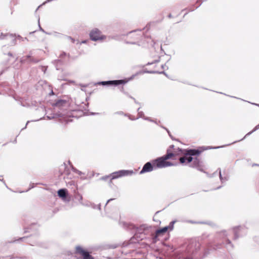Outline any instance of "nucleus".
Listing matches in <instances>:
<instances>
[{
    "mask_svg": "<svg viewBox=\"0 0 259 259\" xmlns=\"http://www.w3.org/2000/svg\"><path fill=\"white\" fill-rule=\"evenodd\" d=\"M175 155H183L184 156L181 157L179 158V160L181 163L184 164L186 162L187 163L191 162L193 160L192 156L198 155L200 153V151L196 149H182L178 148V153H174Z\"/></svg>",
    "mask_w": 259,
    "mask_h": 259,
    "instance_id": "1",
    "label": "nucleus"
},
{
    "mask_svg": "<svg viewBox=\"0 0 259 259\" xmlns=\"http://www.w3.org/2000/svg\"><path fill=\"white\" fill-rule=\"evenodd\" d=\"M175 156V154L171 152L170 149L167 150V153L163 156L158 158L153 161V164L155 168H163L173 165V164L166 160L172 158Z\"/></svg>",
    "mask_w": 259,
    "mask_h": 259,
    "instance_id": "2",
    "label": "nucleus"
},
{
    "mask_svg": "<svg viewBox=\"0 0 259 259\" xmlns=\"http://www.w3.org/2000/svg\"><path fill=\"white\" fill-rule=\"evenodd\" d=\"M134 174L133 170H120L112 173L110 176L103 177L101 178L102 180H106L108 178L111 177V180L117 179L121 177L132 175Z\"/></svg>",
    "mask_w": 259,
    "mask_h": 259,
    "instance_id": "3",
    "label": "nucleus"
},
{
    "mask_svg": "<svg viewBox=\"0 0 259 259\" xmlns=\"http://www.w3.org/2000/svg\"><path fill=\"white\" fill-rule=\"evenodd\" d=\"M200 243L196 240L192 241L188 245L187 250L192 254L196 253L200 248Z\"/></svg>",
    "mask_w": 259,
    "mask_h": 259,
    "instance_id": "4",
    "label": "nucleus"
},
{
    "mask_svg": "<svg viewBox=\"0 0 259 259\" xmlns=\"http://www.w3.org/2000/svg\"><path fill=\"white\" fill-rule=\"evenodd\" d=\"M90 38L92 40L97 41L104 39L106 36L101 34L100 31L98 29H94L90 33Z\"/></svg>",
    "mask_w": 259,
    "mask_h": 259,
    "instance_id": "5",
    "label": "nucleus"
},
{
    "mask_svg": "<svg viewBox=\"0 0 259 259\" xmlns=\"http://www.w3.org/2000/svg\"><path fill=\"white\" fill-rule=\"evenodd\" d=\"M155 69L150 71H147L145 70L144 72L149 73H164V71L163 70H165L167 68V66L165 64H161L159 67L157 64L155 65Z\"/></svg>",
    "mask_w": 259,
    "mask_h": 259,
    "instance_id": "6",
    "label": "nucleus"
},
{
    "mask_svg": "<svg viewBox=\"0 0 259 259\" xmlns=\"http://www.w3.org/2000/svg\"><path fill=\"white\" fill-rule=\"evenodd\" d=\"M76 253L81 255L83 256V259H94L89 252L84 250L80 246L76 247Z\"/></svg>",
    "mask_w": 259,
    "mask_h": 259,
    "instance_id": "7",
    "label": "nucleus"
},
{
    "mask_svg": "<svg viewBox=\"0 0 259 259\" xmlns=\"http://www.w3.org/2000/svg\"><path fill=\"white\" fill-rule=\"evenodd\" d=\"M232 232L234 233V239H237L240 236L243 235L242 233L245 234V229L243 227H236L233 228Z\"/></svg>",
    "mask_w": 259,
    "mask_h": 259,
    "instance_id": "8",
    "label": "nucleus"
},
{
    "mask_svg": "<svg viewBox=\"0 0 259 259\" xmlns=\"http://www.w3.org/2000/svg\"><path fill=\"white\" fill-rule=\"evenodd\" d=\"M154 169H156L155 167L154 166V165L152 164L150 162H148L144 164L140 173L142 174L145 172H150L152 171Z\"/></svg>",
    "mask_w": 259,
    "mask_h": 259,
    "instance_id": "9",
    "label": "nucleus"
},
{
    "mask_svg": "<svg viewBox=\"0 0 259 259\" xmlns=\"http://www.w3.org/2000/svg\"><path fill=\"white\" fill-rule=\"evenodd\" d=\"M125 83V81L123 80H110V81H102L99 83V84L102 85H118L119 84H123Z\"/></svg>",
    "mask_w": 259,
    "mask_h": 259,
    "instance_id": "10",
    "label": "nucleus"
},
{
    "mask_svg": "<svg viewBox=\"0 0 259 259\" xmlns=\"http://www.w3.org/2000/svg\"><path fill=\"white\" fill-rule=\"evenodd\" d=\"M140 108H139L137 109L138 112V117L136 118V119H138L139 118H142L144 119V120H148L150 122H153L155 123L156 124H158V123L157 121L152 119L151 118L146 117L145 116L144 113L143 111H140Z\"/></svg>",
    "mask_w": 259,
    "mask_h": 259,
    "instance_id": "11",
    "label": "nucleus"
},
{
    "mask_svg": "<svg viewBox=\"0 0 259 259\" xmlns=\"http://www.w3.org/2000/svg\"><path fill=\"white\" fill-rule=\"evenodd\" d=\"M68 194V191L66 189H61L58 190V195L63 200H65Z\"/></svg>",
    "mask_w": 259,
    "mask_h": 259,
    "instance_id": "12",
    "label": "nucleus"
},
{
    "mask_svg": "<svg viewBox=\"0 0 259 259\" xmlns=\"http://www.w3.org/2000/svg\"><path fill=\"white\" fill-rule=\"evenodd\" d=\"M167 230H168V227H163L162 229L157 230L156 231V235L157 236H159L160 235L162 234L163 233H166Z\"/></svg>",
    "mask_w": 259,
    "mask_h": 259,
    "instance_id": "13",
    "label": "nucleus"
},
{
    "mask_svg": "<svg viewBox=\"0 0 259 259\" xmlns=\"http://www.w3.org/2000/svg\"><path fill=\"white\" fill-rule=\"evenodd\" d=\"M67 104V102L65 100H58L55 104L56 106L60 107L64 106Z\"/></svg>",
    "mask_w": 259,
    "mask_h": 259,
    "instance_id": "14",
    "label": "nucleus"
},
{
    "mask_svg": "<svg viewBox=\"0 0 259 259\" xmlns=\"http://www.w3.org/2000/svg\"><path fill=\"white\" fill-rule=\"evenodd\" d=\"M224 243L226 244V247L228 249H230L233 248V245L232 244L230 240L228 238H226L225 240Z\"/></svg>",
    "mask_w": 259,
    "mask_h": 259,
    "instance_id": "15",
    "label": "nucleus"
},
{
    "mask_svg": "<svg viewBox=\"0 0 259 259\" xmlns=\"http://www.w3.org/2000/svg\"><path fill=\"white\" fill-rule=\"evenodd\" d=\"M75 198L79 201L80 204L85 206L88 205V204H84L82 202V196L80 194L78 193L77 194H76L75 196Z\"/></svg>",
    "mask_w": 259,
    "mask_h": 259,
    "instance_id": "16",
    "label": "nucleus"
},
{
    "mask_svg": "<svg viewBox=\"0 0 259 259\" xmlns=\"http://www.w3.org/2000/svg\"><path fill=\"white\" fill-rule=\"evenodd\" d=\"M10 36L11 37H14V36L12 34H4L2 32L0 33V39H5L7 36Z\"/></svg>",
    "mask_w": 259,
    "mask_h": 259,
    "instance_id": "17",
    "label": "nucleus"
},
{
    "mask_svg": "<svg viewBox=\"0 0 259 259\" xmlns=\"http://www.w3.org/2000/svg\"><path fill=\"white\" fill-rule=\"evenodd\" d=\"M218 170L219 171L220 179L222 183H224V182H226V181H227L228 180L227 178H226V177L223 178V177L222 176V174H221V169L219 168Z\"/></svg>",
    "mask_w": 259,
    "mask_h": 259,
    "instance_id": "18",
    "label": "nucleus"
},
{
    "mask_svg": "<svg viewBox=\"0 0 259 259\" xmlns=\"http://www.w3.org/2000/svg\"><path fill=\"white\" fill-rule=\"evenodd\" d=\"M258 128H259V125H257V126H256L255 127V128H254L252 131H251V132H249L248 133H247V134L246 135V136H245L243 139H242L241 140H239L238 141H241V140H243V139L245 138V137H246V136H248V135H250L251 134H252L253 132H255L256 130H257V129H258Z\"/></svg>",
    "mask_w": 259,
    "mask_h": 259,
    "instance_id": "19",
    "label": "nucleus"
},
{
    "mask_svg": "<svg viewBox=\"0 0 259 259\" xmlns=\"http://www.w3.org/2000/svg\"><path fill=\"white\" fill-rule=\"evenodd\" d=\"M175 223H176V221H171L169 223V225L167 226L168 229H170V230H172L174 228V225Z\"/></svg>",
    "mask_w": 259,
    "mask_h": 259,
    "instance_id": "20",
    "label": "nucleus"
},
{
    "mask_svg": "<svg viewBox=\"0 0 259 259\" xmlns=\"http://www.w3.org/2000/svg\"><path fill=\"white\" fill-rule=\"evenodd\" d=\"M221 234H222V236H225V237H227V232H226V231H223V232L221 233Z\"/></svg>",
    "mask_w": 259,
    "mask_h": 259,
    "instance_id": "21",
    "label": "nucleus"
},
{
    "mask_svg": "<svg viewBox=\"0 0 259 259\" xmlns=\"http://www.w3.org/2000/svg\"><path fill=\"white\" fill-rule=\"evenodd\" d=\"M158 62H159V61H158V60H155V61H154V62H151V63L149 62V63H147V65H152V64H153L154 63H158Z\"/></svg>",
    "mask_w": 259,
    "mask_h": 259,
    "instance_id": "22",
    "label": "nucleus"
},
{
    "mask_svg": "<svg viewBox=\"0 0 259 259\" xmlns=\"http://www.w3.org/2000/svg\"><path fill=\"white\" fill-rule=\"evenodd\" d=\"M41 70L44 72L45 73L46 72V71L47 70V67H44V66H42L41 67Z\"/></svg>",
    "mask_w": 259,
    "mask_h": 259,
    "instance_id": "23",
    "label": "nucleus"
},
{
    "mask_svg": "<svg viewBox=\"0 0 259 259\" xmlns=\"http://www.w3.org/2000/svg\"><path fill=\"white\" fill-rule=\"evenodd\" d=\"M130 97L131 99H133V100H134V102H135L136 104H140V103H139V102H137V101L136 100V99H135L134 98H133V97H131V96H130Z\"/></svg>",
    "mask_w": 259,
    "mask_h": 259,
    "instance_id": "24",
    "label": "nucleus"
},
{
    "mask_svg": "<svg viewBox=\"0 0 259 259\" xmlns=\"http://www.w3.org/2000/svg\"><path fill=\"white\" fill-rule=\"evenodd\" d=\"M54 36H57V37H58V36H59V35H60V33H57V32H54Z\"/></svg>",
    "mask_w": 259,
    "mask_h": 259,
    "instance_id": "25",
    "label": "nucleus"
},
{
    "mask_svg": "<svg viewBox=\"0 0 259 259\" xmlns=\"http://www.w3.org/2000/svg\"><path fill=\"white\" fill-rule=\"evenodd\" d=\"M114 198H111V199H109V200H108V201H107L106 203V205H107V204L109 202H110L111 201H112L113 200H114Z\"/></svg>",
    "mask_w": 259,
    "mask_h": 259,
    "instance_id": "26",
    "label": "nucleus"
},
{
    "mask_svg": "<svg viewBox=\"0 0 259 259\" xmlns=\"http://www.w3.org/2000/svg\"><path fill=\"white\" fill-rule=\"evenodd\" d=\"M47 118H48V119H53V118H54V116H47Z\"/></svg>",
    "mask_w": 259,
    "mask_h": 259,
    "instance_id": "27",
    "label": "nucleus"
},
{
    "mask_svg": "<svg viewBox=\"0 0 259 259\" xmlns=\"http://www.w3.org/2000/svg\"><path fill=\"white\" fill-rule=\"evenodd\" d=\"M17 38L19 39H22V40H23V38L20 35H18Z\"/></svg>",
    "mask_w": 259,
    "mask_h": 259,
    "instance_id": "28",
    "label": "nucleus"
},
{
    "mask_svg": "<svg viewBox=\"0 0 259 259\" xmlns=\"http://www.w3.org/2000/svg\"><path fill=\"white\" fill-rule=\"evenodd\" d=\"M25 239H26V238L25 237H22V238H20L19 240H24Z\"/></svg>",
    "mask_w": 259,
    "mask_h": 259,
    "instance_id": "29",
    "label": "nucleus"
},
{
    "mask_svg": "<svg viewBox=\"0 0 259 259\" xmlns=\"http://www.w3.org/2000/svg\"><path fill=\"white\" fill-rule=\"evenodd\" d=\"M30 186H31V187L28 190L30 189L31 188H33L34 187V184H30Z\"/></svg>",
    "mask_w": 259,
    "mask_h": 259,
    "instance_id": "30",
    "label": "nucleus"
},
{
    "mask_svg": "<svg viewBox=\"0 0 259 259\" xmlns=\"http://www.w3.org/2000/svg\"><path fill=\"white\" fill-rule=\"evenodd\" d=\"M11 257H10V256H7V257H5L3 258V259H11Z\"/></svg>",
    "mask_w": 259,
    "mask_h": 259,
    "instance_id": "31",
    "label": "nucleus"
},
{
    "mask_svg": "<svg viewBox=\"0 0 259 259\" xmlns=\"http://www.w3.org/2000/svg\"><path fill=\"white\" fill-rule=\"evenodd\" d=\"M168 18H172V15H171V14H169L168 15Z\"/></svg>",
    "mask_w": 259,
    "mask_h": 259,
    "instance_id": "32",
    "label": "nucleus"
},
{
    "mask_svg": "<svg viewBox=\"0 0 259 259\" xmlns=\"http://www.w3.org/2000/svg\"><path fill=\"white\" fill-rule=\"evenodd\" d=\"M129 118H130L131 120H136V119H137L136 118H134V117L131 118L130 117H129Z\"/></svg>",
    "mask_w": 259,
    "mask_h": 259,
    "instance_id": "33",
    "label": "nucleus"
},
{
    "mask_svg": "<svg viewBox=\"0 0 259 259\" xmlns=\"http://www.w3.org/2000/svg\"><path fill=\"white\" fill-rule=\"evenodd\" d=\"M198 161L197 158H195V159H194V160L193 162H194V163H196V161Z\"/></svg>",
    "mask_w": 259,
    "mask_h": 259,
    "instance_id": "34",
    "label": "nucleus"
},
{
    "mask_svg": "<svg viewBox=\"0 0 259 259\" xmlns=\"http://www.w3.org/2000/svg\"><path fill=\"white\" fill-rule=\"evenodd\" d=\"M74 171H76V172L79 174L81 173L80 171H79V170H75Z\"/></svg>",
    "mask_w": 259,
    "mask_h": 259,
    "instance_id": "35",
    "label": "nucleus"
},
{
    "mask_svg": "<svg viewBox=\"0 0 259 259\" xmlns=\"http://www.w3.org/2000/svg\"><path fill=\"white\" fill-rule=\"evenodd\" d=\"M69 39H71V40H72V41L73 42H74V39H73L72 38H71V37H69Z\"/></svg>",
    "mask_w": 259,
    "mask_h": 259,
    "instance_id": "36",
    "label": "nucleus"
},
{
    "mask_svg": "<svg viewBox=\"0 0 259 259\" xmlns=\"http://www.w3.org/2000/svg\"><path fill=\"white\" fill-rule=\"evenodd\" d=\"M8 55H9V56H12V53H8Z\"/></svg>",
    "mask_w": 259,
    "mask_h": 259,
    "instance_id": "37",
    "label": "nucleus"
},
{
    "mask_svg": "<svg viewBox=\"0 0 259 259\" xmlns=\"http://www.w3.org/2000/svg\"><path fill=\"white\" fill-rule=\"evenodd\" d=\"M39 28H40V29L43 32H44V30L40 27V25H39Z\"/></svg>",
    "mask_w": 259,
    "mask_h": 259,
    "instance_id": "38",
    "label": "nucleus"
},
{
    "mask_svg": "<svg viewBox=\"0 0 259 259\" xmlns=\"http://www.w3.org/2000/svg\"><path fill=\"white\" fill-rule=\"evenodd\" d=\"M29 122V121H28L27 122L26 124V126H25V127L24 128H26V126H27V125L28 124V123Z\"/></svg>",
    "mask_w": 259,
    "mask_h": 259,
    "instance_id": "39",
    "label": "nucleus"
},
{
    "mask_svg": "<svg viewBox=\"0 0 259 259\" xmlns=\"http://www.w3.org/2000/svg\"><path fill=\"white\" fill-rule=\"evenodd\" d=\"M174 147V145H171V146H170V148H173Z\"/></svg>",
    "mask_w": 259,
    "mask_h": 259,
    "instance_id": "40",
    "label": "nucleus"
},
{
    "mask_svg": "<svg viewBox=\"0 0 259 259\" xmlns=\"http://www.w3.org/2000/svg\"><path fill=\"white\" fill-rule=\"evenodd\" d=\"M163 128L165 129L166 130V131L168 132V133H169V131H168V130L165 127H163Z\"/></svg>",
    "mask_w": 259,
    "mask_h": 259,
    "instance_id": "41",
    "label": "nucleus"
},
{
    "mask_svg": "<svg viewBox=\"0 0 259 259\" xmlns=\"http://www.w3.org/2000/svg\"><path fill=\"white\" fill-rule=\"evenodd\" d=\"M198 170H199L200 171H203L202 169L201 168H198Z\"/></svg>",
    "mask_w": 259,
    "mask_h": 259,
    "instance_id": "42",
    "label": "nucleus"
},
{
    "mask_svg": "<svg viewBox=\"0 0 259 259\" xmlns=\"http://www.w3.org/2000/svg\"><path fill=\"white\" fill-rule=\"evenodd\" d=\"M85 42L86 41L84 40V41H82V43H85Z\"/></svg>",
    "mask_w": 259,
    "mask_h": 259,
    "instance_id": "43",
    "label": "nucleus"
},
{
    "mask_svg": "<svg viewBox=\"0 0 259 259\" xmlns=\"http://www.w3.org/2000/svg\"><path fill=\"white\" fill-rule=\"evenodd\" d=\"M38 23H39V18H38Z\"/></svg>",
    "mask_w": 259,
    "mask_h": 259,
    "instance_id": "44",
    "label": "nucleus"
},
{
    "mask_svg": "<svg viewBox=\"0 0 259 259\" xmlns=\"http://www.w3.org/2000/svg\"><path fill=\"white\" fill-rule=\"evenodd\" d=\"M40 6H39L38 8H37L36 11L38 9Z\"/></svg>",
    "mask_w": 259,
    "mask_h": 259,
    "instance_id": "45",
    "label": "nucleus"
},
{
    "mask_svg": "<svg viewBox=\"0 0 259 259\" xmlns=\"http://www.w3.org/2000/svg\"><path fill=\"white\" fill-rule=\"evenodd\" d=\"M137 235H138V234H135V236H137Z\"/></svg>",
    "mask_w": 259,
    "mask_h": 259,
    "instance_id": "46",
    "label": "nucleus"
},
{
    "mask_svg": "<svg viewBox=\"0 0 259 259\" xmlns=\"http://www.w3.org/2000/svg\"><path fill=\"white\" fill-rule=\"evenodd\" d=\"M96 114V113H92V115H94V114Z\"/></svg>",
    "mask_w": 259,
    "mask_h": 259,
    "instance_id": "47",
    "label": "nucleus"
},
{
    "mask_svg": "<svg viewBox=\"0 0 259 259\" xmlns=\"http://www.w3.org/2000/svg\"><path fill=\"white\" fill-rule=\"evenodd\" d=\"M256 105L259 106V104L258 105V104H256Z\"/></svg>",
    "mask_w": 259,
    "mask_h": 259,
    "instance_id": "48",
    "label": "nucleus"
},
{
    "mask_svg": "<svg viewBox=\"0 0 259 259\" xmlns=\"http://www.w3.org/2000/svg\"><path fill=\"white\" fill-rule=\"evenodd\" d=\"M79 259H81V258H79Z\"/></svg>",
    "mask_w": 259,
    "mask_h": 259,
    "instance_id": "49",
    "label": "nucleus"
}]
</instances>
